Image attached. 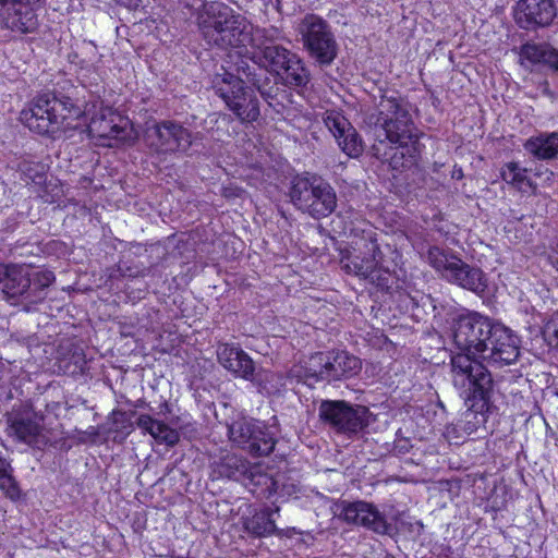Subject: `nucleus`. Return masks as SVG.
<instances>
[{"instance_id":"nucleus-13","label":"nucleus","mask_w":558,"mask_h":558,"mask_svg":"<svg viewBox=\"0 0 558 558\" xmlns=\"http://www.w3.org/2000/svg\"><path fill=\"white\" fill-rule=\"evenodd\" d=\"M337 511L339 519L347 524L364 527L378 535H390L393 530L377 506L365 500H341Z\"/></svg>"},{"instance_id":"nucleus-27","label":"nucleus","mask_w":558,"mask_h":558,"mask_svg":"<svg viewBox=\"0 0 558 558\" xmlns=\"http://www.w3.org/2000/svg\"><path fill=\"white\" fill-rule=\"evenodd\" d=\"M136 425L143 432L148 433L156 441L167 446H174L180 439L175 429L147 414H141L136 420Z\"/></svg>"},{"instance_id":"nucleus-30","label":"nucleus","mask_w":558,"mask_h":558,"mask_svg":"<svg viewBox=\"0 0 558 558\" xmlns=\"http://www.w3.org/2000/svg\"><path fill=\"white\" fill-rule=\"evenodd\" d=\"M279 75L290 86H305L310 81V72L295 53L290 57L289 63H286Z\"/></svg>"},{"instance_id":"nucleus-5","label":"nucleus","mask_w":558,"mask_h":558,"mask_svg":"<svg viewBox=\"0 0 558 558\" xmlns=\"http://www.w3.org/2000/svg\"><path fill=\"white\" fill-rule=\"evenodd\" d=\"M292 204L315 219L332 214L337 207L333 187L317 175L295 177L289 192Z\"/></svg>"},{"instance_id":"nucleus-20","label":"nucleus","mask_w":558,"mask_h":558,"mask_svg":"<svg viewBox=\"0 0 558 558\" xmlns=\"http://www.w3.org/2000/svg\"><path fill=\"white\" fill-rule=\"evenodd\" d=\"M556 16V9L550 0H521L515 10V20L523 28L546 26Z\"/></svg>"},{"instance_id":"nucleus-23","label":"nucleus","mask_w":558,"mask_h":558,"mask_svg":"<svg viewBox=\"0 0 558 558\" xmlns=\"http://www.w3.org/2000/svg\"><path fill=\"white\" fill-rule=\"evenodd\" d=\"M274 29L275 32L270 33V35H272V38H262L259 40L260 47H252L251 53L252 59L256 63H259L263 66L268 68L270 71L280 74L286 63H289V59L293 54V52L281 46L266 45L267 41H271L277 37L278 29Z\"/></svg>"},{"instance_id":"nucleus-38","label":"nucleus","mask_w":558,"mask_h":558,"mask_svg":"<svg viewBox=\"0 0 558 558\" xmlns=\"http://www.w3.org/2000/svg\"><path fill=\"white\" fill-rule=\"evenodd\" d=\"M8 472H13L11 464L3 458L0 457V475Z\"/></svg>"},{"instance_id":"nucleus-25","label":"nucleus","mask_w":558,"mask_h":558,"mask_svg":"<svg viewBox=\"0 0 558 558\" xmlns=\"http://www.w3.org/2000/svg\"><path fill=\"white\" fill-rule=\"evenodd\" d=\"M327 381L340 380L355 376L362 367L360 359L345 352H328Z\"/></svg>"},{"instance_id":"nucleus-11","label":"nucleus","mask_w":558,"mask_h":558,"mask_svg":"<svg viewBox=\"0 0 558 558\" xmlns=\"http://www.w3.org/2000/svg\"><path fill=\"white\" fill-rule=\"evenodd\" d=\"M193 134L181 124L165 120L147 124L144 132L146 145L157 154L186 151L193 143Z\"/></svg>"},{"instance_id":"nucleus-9","label":"nucleus","mask_w":558,"mask_h":558,"mask_svg":"<svg viewBox=\"0 0 558 558\" xmlns=\"http://www.w3.org/2000/svg\"><path fill=\"white\" fill-rule=\"evenodd\" d=\"M498 323L478 313L461 315L453 327V342L461 351L460 354H470L473 359H481L488 340Z\"/></svg>"},{"instance_id":"nucleus-36","label":"nucleus","mask_w":558,"mask_h":558,"mask_svg":"<svg viewBox=\"0 0 558 558\" xmlns=\"http://www.w3.org/2000/svg\"><path fill=\"white\" fill-rule=\"evenodd\" d=\"M543 335L550 347L558 349V315L553 316L545 324Z\"/></svg>"},{"instance_id":"nucleus-24","label":"nucleus","mask_w":558,"mask_h":558,"mask_svg":"<svg viewBox=\"0 0 558 558\" xmlns=\"http://www.w3.org/2000/svg\"><path fill=\"white\" fill-rule=\"evenodd\" d=\"M328 372V354L317 352L313 354L304 365H294L290 369L291 378H295L298 383H303L307 386L327 380Z\"/></svg>"},{"instance_id":"nucleus-21","label":"nucleus","mask_w":558,"mask_h":558,"mask_svg":"<svg viewBox=\"0 0 558 558\" xmlns=\"http://www.w3.org/2000/svg\"><path fill=\"white\" fill-rule=\"evenodd\" d=\"M219 363L235 377L253 380L255 364L251 356L240 347L222 343L217 349Z\"/></svg>"},{"instance_id":"nucleus-2","label":"nucleus","mask_w":558,"mask_h":558,"mask_svg":"<svg viewBox=\"0 0 558 558\" xmlns=\"http://www.w3.org/2000/svg\"><path fill=\"white\" fill-rule=\"evenodd\" d=\"M197 26L203 39L220 49L260 47L262 38L271 39L274 27H254L244 16L220 2L203 5L197 13Z\"/></svg>"},{"instance_id":"nucleus-18","label":"nucleus","mask_w":558,"mask_h":558,"mask_svg":"<svg viewBox=\"0 0 558 558\" xmlns=\"http://www.w3.org/2000/svg\"><path fill=\"white\" fill-rule=\"evenodd\" d=\"M324 122L344 154L351 158H356L362 154V138L345 117L337 111H327Z\"/></svg>"},{"instance_id":"nucleus-32","label":"nucleus","mask_w":558,"mask_h":558,"mask_svg":"<svg viewBox=\"0 0 558 558\" xmlns=\"http://www.w3.org/2000/svg\"><path fill=\"white\" fill-rule=\"evenodd\" d=\"M556 49L536 44H525L521 47L520 58L524 65H535L539 63L548 64L551 68V57Z\"/></svg>"},{"instance_id":"nucleus-37","label":"nucleus","mask_w":558,"mask_h":558,"mask_svg":"<svg viewBox=\"0 0 558 558\" xmlns=\"http://www.w3.org/2000/svg\"><path fill=\"white\" fill-rule=\"evenodd\" d=\"M120 4L129 8V9H137L141 3H142V0H117Z\"/></svg>"},{"instance_id":"nucleus-4","label":"nucleus","mask_w":558,"mask_h":558,"mask_svg":"<svg viewBox=\"0 0 558 558\" xmlns=\"http://www.w3.org/2000/svg\"><path fill=\"white\" fill-rule=\"evenodd\" d=\"M238 75L223 71L217 73L213 81L216 94L223 100L226 107L232 111L242 123H251L258 119L259 100L253 88L246 86L242 73L247 83L256 84V80L251 72L250 65L242 61L239 65Z\"/></svg>"},{"instance_id":"nucleus-15","label":"nucleus","mask_w":558,"mask_h":558,"mask_svg":"<svg viewBox=\"0 0 558 558\" xmlns=\"http://www.w3.org/2000/svg\"><path fill=\"white\" fill-rule=\"evenodd\" d=\"M7 424L9 435L19 441L38 449L50 442L48 430L44 426V417L29 409H13L7 414Z\"/></svg>"},{"instance_id":"nucleus-29","label":"nucleus","mask_w":558,"mask_h":558,"mask_svg":"<svg viewBox=\"0 0 558 558\" xmlns=\"http://www.w3.org/2000/svg\"><path fill=\"white\" fill-rule=\"evenodd\" d=\"M244 530L255 537H267L277 531L269 509L255 512L251 517L243 518Z\"/></svg>"},{"instance_id":"nucleus-40","label":"nucleus","mask_w":558,"mask_h":558,"mask_svg":"<svg viewBox=\"0 0 558 558\" xmlns=\"http://www.w3.org/2000/svg\"><path fill=\"white\" fill-rule=\"evenodd\" d=\"M551 69L558 72V50H556L555 56L551 57Z\"/></svg>"},{"instance_id":"nucleus-17","label":"nucleus","mask_w":558,"mask_h":558,"mask_svg":"<svg viewBox=\"0 0 558 558\" xmlns=\"http://www.w3.org/2000/svg\"><path fill=\"white\" fill-rule=\"evenodd\" d=\"M520 354L519 339L510 329L499 324L488 340L482 361L492 364L510 365Z\"/></svg>"},{"instance_id":"nucleus-42","label":"nucleus","mask_w":558,"mask_h":558,"mask_svg":"<svg viewBox=\"0 0 558 558\" xmlns=\"http://www.w3.org/2000/svg\"><path fill=\"white\" fill-rule=\"evenodd\" d=\"M546 173H547L548 178L554 175V173L551 171H548V170H546Z\"/></svg>"},{"instance_id":"nucleus-12","label":"nucleus","mask_w":558,"mask_h":558,"mask_svg":"<svg viewBox=\"0 0 558 558\" xmlns=\"http://www.w3.org/2000/svg\"><path fill=\"white\" fill-rule=\"evenodd\" d=\"M216 478L226 477L242 483L252 492L259 486L268 487L271 478L263 471L262 465L251 463L236 454H227L211 464Z\"/></svg>"},{"instance_id":"nucleus-35","label":"nucleus","mask_w":558,"mask_h":558,"mask_svg":"<svg viewBox=\"0 0 558 558\" xmlns=\"http://www.w3.org/2000/svg\"><path fill=\"white\" fill-rule=\"evenodd\" d=\"M0 489L12 500L20 498V488L12 472L0 475Z\"/></svg>"},{"instance_id":"nucleus-34","label":"nucleus","mask_w":558,"mask_h":558,"mask_svg":"<svg viewBox=\"0 0 558 558\" xmlns=\"http://www.w3.org/2000/svg\"><path fill=\"white\" fill-rule=\"evenodd\" d=\"M112 427L111 430L114 433L123 434L124 436L131 434L133 430V423L131 416L123 411H113L111 413Z\"/></svg>"},{"instance_id":"nucleus-26","label":"nucleus","mask_w":558,"mask_h":558,"mask_svg":"<svg viewBox=\"0 0 558 558\" xmlns=\"http://www.w3.org/2000/svg\"><path fill=\"white\" fill-rule=\"evenodd\" d=\"M524 149L538 160L558 159V132H545L525 141Z\"/></svg>"},{"instance_id":"nucleus-31","label":"nucleus","mask_w":558,"mask_h":558,"mask_svg":"<svg viewBox=\"0 0 558 558\" xmlns=\"http://www.w3.org/2000/svg\"><path fill=\"white\" fill-rule=\"evenodd\" d=\"M290 372L288 375L281 373H275L271 371L260 369L256 374L254 373V379L252 380L262 392L267 395H275L284 388L287 380H293Z\"/></svg>"},{"instance_id":"nucleus-33","label":"nucleus","mask_w":558,"mask_h":558,"mask_svg":"<svg viewBox=\"0 0 558 558\" xmlns=\"http://www.w3.org/2000/svg\"><path fill=\"white\" fill-rule=\"evenodd\" d=\"M54 279L53 272L48 269L35 270L32 268L31 304L38 303L45 299V290Z\"/></svg>"},{"instance_id":"nucleus-1","label":"nucleus","mask_w":558,"mask_h":558,"mask_svg":"<svg viewBox=\"0 0 558 558\" xmlns=\"http://www.w3.org/2000/svg\"><path fill=\"white\" fill-rule=\"evenodd\" d=\"M88 120L90 136L107 141L104 145L109 147L120 144H130L134 140V132L130 120L102 101L93 100L86 104L71 97H56L41 95L36 98L28 110L22 112V121L29 130L38 134L58 131L61 126L71 125V121Z\"/></svg>"},{"instance_id":"nucleus-14","label":"nucleus","mask_w":558,"mask_h":558,"mask_svg":"<svg viewBox=\"0 0 558 558\" xmlns=\"http://www.w3.org/2000/svg\"><path fill=\"white\" fill-rule=\"evenodd\" d=\"M319 417L337 433L353 435L367 425V409L344 401L325 400L319 405Z\"/></svg>"},{"instance_id":"nucleus-8","label":"nucleus","mask_w":558,"mask_h":558,"mask_svg":"<svg viewBox=\"0 0 558 558\" xmlns=\"http://www.w3.org/2000/svg\"><path fill=\"white\" fill-rule=\"evenodd\" d=\"M369 122L384 132L386 140L400 147L417 138L408 105L401 99L381 98L378 112L369 117Z\"/></svg>"},{"instance_id":"nucleus-43","label":"nucleus","mask_w":558,"mask_h":558,"mask_svg":"<svg viewBox=\"0 0 558 558\" xmlns=\"http://www.w3.org/2000/svg\"><path fill=\"white\" fill-rule=\"evenodd\" d=\"M556 267H557V270H558V260L556 262Z\"/></svg>"},{"instance_id":"nucleus-28","label":"nucleus","mask_w":558,"mask_h":558,"mask_svg":"<svg viewBox=\"0 0 558 558\" xmlns=\"http://www.w3.org/2000/svg\"><path fill=\"white\" fill-rule=\"evenodd\" d=\"M502 180L515 190L527 193H535L536 185L527 175V169L521 167L518 162L506 163L500 171Z\"/></svg>"},{"instance_id":"nucleus-3","label":"nucleus","mask_w":558,"mask_h":558,"mask_svg":"<svg viewBox=\"0 0 558 558\" xmlns=\"http://www.w3.org/2000/svg\"><path fill=\"white\" fill-rule=\"evenodd\" d=\"M480 360L470 354H454L451 357V373L452 384L468 407L466 417L472 415L476 424H484L490 408L494 381Z\"/></svg>"},{"instance_id":"nucleus-41","label":"nucleus","mask_w":558,"mask_h":558,"mask_svg":"<svg viewBox=\"0 0 558 558\" xmlns=\"http://www.w3.org/2000/svg\"><path fill=\"white\" fill-rule=\"evenodd\" d=\"M5 274H7V265L0 263V281L3 280Z\"/></svg>"},{"instance_id":"nucleus-10","label":"nucleus","mask_w":558,"mask_h":558,"mask_svg":"<svg viewBox=\"0 0 558 558\" xmlns=\"http://www.w3.org/2000/svg\"><path fill=\"white\" fill-rule=\"evenodd\" d=\"M227 427L230 441L251 454L268 456L275 448V434L259 421L239 416Z\"/></svg>"},{"instance_id":"nucleus-39","label":"nucleus","mask_w":558,"mask_h":558,"mask_svg":"<svg viewBox=\"0 0 558 558\" xmlns=\"http://www.w3.org/2000/svg\"><path fill=\"white\" fill-rule=\"evenodd\" d=\"M395 449H396L399 453H405V452H408V450H409L408 442H407V441H400V442H398V444L395 446Z\"/></svg>"},{"instance_id":"nucleus-7","label":"nucleus","mask_w":558,"mask_h":558,"mask_svg":"<svg viewBox=\"0 0 558 558\" xmlns=\"http://www.w3.org/2000/svg\"><path fill=\"white\" fill-rule=\"evenodd\" d=\"M303 48L320 66L330 65L338 54V44L330 24L322 16L307 13L296 26Z\"/></svg>"},{"instance_id":"nucleus-6","label":"nucleus","mask_w":558,"mask_h":558,"mask_svg":"<svg viewBox=\"0 0 558 558\" xmlns=\"http://www.w3.org/2000/svg\"><path fill=\"white\" fill-rule=\"evenodd\" d=\"M428 264L448 282L477 295L487 289V278L478 267L471 266L449 251L430 246L426 254Z\"/></svg>"},{"instance_id":"nucleus-22","label":"nucleus","mask_w":558,"mask_h":558,"mask_svg":"<svg viewBox=\"0 0 558 558\" xmlns=\"http://www.w3.org/2000/svg\"><path fill=\"white\" fill-rule=\"evenodd\" d=\"M380 259L381 252L377 242L373 239L362 240L357 253L350 258L345 268L349 272L367 278L378 269Z\"/></svg>"},{"instance_id":"nucleus-16","label":"nucleus","mask_w":558,"mask_h":558,"mask_svg":"<svg viewBox=\"0 0 558 558\" xmlns=\"http://www.w3.org/2000/svg\"><path fill=\"white\" fill-rule=\"evenodd\" d=\"M43 0H0V17L5 28L19 34L33 33L38 26L36 10Z\"/></svg>"},{"instance_id":"nucleus-19","label":"nucleus","mask_w":558,"mask_h":558,"mask_svg":"<svg viewBox=\"0 0 558 558\" xmlns=\"http://www.w3.org/2000/svg\"><path fill=\"white\" fill-rule=\"evenodd\" d=\"M3 293L13 304H31L32 267L27 265H7L3 278Z\"/></svg>"}]
</instances>
